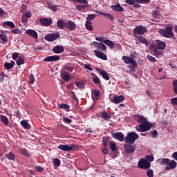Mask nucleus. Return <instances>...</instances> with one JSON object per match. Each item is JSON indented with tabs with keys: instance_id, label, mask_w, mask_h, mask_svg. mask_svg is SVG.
<instances>
[{
	"instance_id": "9",
	"label": "nucleus",
	"mask_w": 177,
	"mask_h": 177,
	"mask_svg": "<svg viewBox=\"0 0 177 177\" xmlns=\"http://www.w3.org/2000/svg\"><path fill=\"white\" fill-rule=\"evenodd\" d=\"M124 100H125V97L124 95H114L113 98L111 99V102H112V103H115V104L122 103Z\"/></svg>"
},
{
	"instance_id": "36",
	"label": "nucleus",
	"mask_w": 177,
	"mask_h": 177,
	"mask_svg": "<svg viewBox=\"0 0 177 177\" xmlns=\"http://www.w3.org/2000/svg\"><path fill=\"white\" fill-rule=\"evenodd\" d=\"M10 27V28H15V24L12 21H6L3 24V27Z\"/></svg>"
},
{
	"instance_id": "59",
	"label": "nucleus",
	"mask_w": 177,
	"mask_h": 177,
	"mask_svg": "<svg viewBox=\"0 0 177 177\" xmlns=\"http://www.w3.org/2000/svg\"><path fill=\"white\" fill-rule=\"evenodd\" d=\"M171 103L173 106H177V97L171 98Z\"/></svg>"
},
{
	"instance_id": "63",
	"label": "nucleus",
	"mask_w": 177,
	"mask_h": 177,
	"mask_svg": "<svg viewBox=\"0 0 177 177\" xmlns=\"http://www.w3.org/2000/svg\"><path fill=\"white\" fill-rule=\"evenodd\" d=\"M135 2H136V0H126V3L128 5H135Z\"/></svg>"
},
{
	"instance_id": "54",
	"label": "nucleus",
	"mask_w": 177,
	"mask_h": 177,
	"mask_svg": "<svg viewBox=\"0 0 177 177\" xmlns=\"http://www.w3.org/2000/svg\"><path fill=\"white\" fill-rule=\"evenodd\" d=\"M150 135L151 138H157V136H158V133L157 132V130H153L150 133Z\"/></svg>"
},
{
	"instance_id": "34",
	"label": "nucleus",
	"mask_w": 177,
	"mask_h": 177,
	"mask_svg": "<svg viewBox=\"0 0 177 177\" xmlns=\"http://www.w3.org/2000/svg\"><path fill=\"white\" fill-rule=\"evenodd\" d=\"M104 44H105V45H107V46H109V48L111 49H113V48H114V43L109 39H105L103 41Z\"/></svg>"
},
{
	"instance_id": "10",
	"label": "nucleus",
	"mask_w": 177,
	"mask_h": 177,
	"mask_svg": "<svg viewBox=\"0 0 177 177\" xmlns=\"http://www.w3.org/2000/svg\"><path fill=\"white\" fill-rule=\"evenodd\" d=\"M96 71H97L100 75H102V78H104V80H106V81H109V80H110V77L109 76V73L107 72H106L104 70L99 68H95Z\"/></svg>"
},
{
	"instance_id": "64",
	"label": "nucleus",
	"mask_w": 177,
	"mask_h": 177,
	"mask_svg": "<svg viewBox=\"0 0 177 177\" xmlns=\"http://www.w3.org/2000/svg\"><path fill=\"white\" fill-rule=\"evenodd\" d=\"M35 170L37 171V172H42V171H44V168H42L40 166H36L35 167Z\"/></svg>"
},
{
	"instance_id": "28",
	"label": "nucleus",
	"mask_w": 177,
	"mask_h": 177,
	"mask_svg": "<svg viewBox=\"0 0 177 177\" xmlns=\"http://www.w3.org/2000/svg\"><path fill=\"white\" fill-rule=\"evenodd\" d=\"M101 117L102 118L105 120V121H108V120H110V118H111V115L109 114V113H107L106 111L101 112Z\"/></svg>"
},
{
	"instance_id": "11",
	"label": "nucleus",
	"mask_w": 177,
	"mask_h": 177,
	"mask_svg": "<svg viewBox=\"0 0 177 177\" xmlns=\"http://www.w3.org/2000/svg\"><path fill=\"white\" fill-rule=\"evenodd\" d=\"M114 139H116L119 142H124L125 140V138L124 137V134L121 132H117L112 135Z\"/></svg>"
},
{
	"instance_id": "3",
	"label": "nucleus",
	"mask_w": 177,
	"mask_h": 177,
	"mask_svg": "<svg viewBox=\"0 0 177 177\" xmlns=\"http://www.w3.org/2000/svg\"><path fill=\"white\" fill-rule=\"evenodd\" d=\"M151 165V163L147 160L142 159L138 161V168H140V169H149Z\"/></svg>"
},
{
	"instance_id": "56",
	"label": "nucleus",
	"mask_w": 177,
	"mask_h": 177,
	"mask_svg": "<svg viewBox=\"0 0 177 177\" xmlns=\"http://www.w3.org/2000/svg\"><path fill=\"white\" fill-rule=\"evenodd\" d=\"M137 3H150V0H136Z\"/></svg>"
},
{
	"instance_id": "49",
	"label": "nucleus",
	"mask_w": 177,
	"mask_h": 177,
	"mask_svg": "<svg viewBox=\"0 0 177 177\" xmlns=\"http://www.w3.org/2000/svg\"><path fill=\"white\" fill-rule=\"evenodd\" d=\"M147 175L149 177H153L154 176V172L153 171V169H149L147 171Z\"/></svg>"
},
{
	"instance_id": "39",
	"label": "nucleus",
	"mask_w": 177,
	"mask_h": 177,
	"mask_svg": "<svg viewBox=\"0 0 177 177\" xmlns=\"http://www.w3.org/2000/svg\"><path fill=\"white\" fill-rule=\"evenodd\" d=\"M62 78L64 80V81H69L70 80V75L66 73V72H64V73H62L61 75Z\"/></svg>"
},
{
	"instance_id": "29",
	"label": "nucleus",
	"mask_w": 177,
	"mask_h": 177,
	"mask_svg": "<svg viewBox=\"0 0 177 177\" xmlns=\"http://www.w3.org/2000/svg\"><path fill=\"white\" fill-rule=\"evenodd\" d=\"M66 23L65 21L59 20L57 22V27L60 28L61 30H63L64 27L66 26Z\"/></svg>"
},
{
	"instance_id": "20",
	"label": "nucleus",
	"mask_w": 177,
	"mask_h": 177,
	"mask_svg": "<svg viewBox=\"0 0 177 177\" xmlns=\"http://www.w3.org/2000/svg\"><path fill=\"white\" fill-rule=\"evenodd\" d=\"M156 45L155 47L158 48V49H161V50H162L167 48V44L165 42H163L161 40H156Z\"/></svg>"
},
{
	"instance_id": "26",
	"label": "nucleus",
	"mask_w": 177,
	"mask_h": 177,
	"mask_svg": "<svg viewBox=\"0 0 177 177\" xmlns=\"http://www.w3.org/2000/svg\"><path fill=\"white\" fill-rule=\"evenodd\" d=\"M112 141L110 140V137H103L102 138V145H104V147L106 148V147H109V145H110V143Z\"/></svg>"
},
{
	"instance_id": "8",
	"label": "nucleus",
	"mask_w": 177,
	"mask_h": 177,
	"mask_svg": "<svg viewBox=\"0 0 177 177\" xmlns=\"http://www.w3.org/2000/svg\"><path fill=\"white\" fill-rule=\"evenodd\" d=\"M131 145L132 144L129 143H127V145H124L126 154H132V153H135V150H136V149H135V147L132 146Z\"/></svg>"
},
{
	"instance_id": "40",
	"label": "nucleus",
	"mask_w": 177,
	"mask_h": 177,
	"mask_svg": "<svg viewBox=\"0 0 177 177\" xmlns=\"http://www.w3.org/2000/svg\"><path fill=\"white\" fill-rule=\"evenodd\" d=\"M21 64H24V57H19L17 60V66H21Z\"/></svg>"
},
{
	"instance_id": "22",
	"label": "nucleus",
	"mask_w": 177,
	"mask_h": 177,
	"mask_svg": "<svg viewBox=\"0 0 177 177\" xmlns=\"http://www.w3.org/2000/svg\"><path fill=\"white\" fill-rule=\"evenodd\" d=\"M66 27L68 30H70V31H73L77 27V25L75 24V22L73 21H68L66 22Z\"/></svg>"
},
{
	"instance_id": "42",
	"label": "nucleus",
	"mask_w": 177,
	"mask_h": 177,
	"mask_svg": "<svg viewBox=\"0 0 177 177\" xmlns=\"http://www.w3.org/2000/svg\"><path fill=\"white\" fill-rule=\"evenodd\" d=\"M96 17L95 14H91L88 15L86 19V21H91V20H94V19Z\"/></svg>"
},
{
	"instance_id": "12",
	"label": "nucleus",
	"mask_w": 177,
	"mask_h": 177,
	"mask_svg": "<svg viewBox=\"0 0 177 177\" xmlns=\"http://www.w3.org/2000/svg\"><path fill=\"white\" fill-rule=\"evenodd\" d=\"M134 120L140 124H144L145 122H147V119H146V118H145V116L142 115H134Z\"/></svg>"
},
{
	"instance_id": "61",
	"label": "nucleus",
	"mask_w": 177,
	"mask_h": 177,
	"mask_svg": "<svg viewBox=\"0 0 177 177\" xmlns=\"http://www.w3.org/2000/svg\"><path fill=\"white\" fill-rule=\"evenodd\" d=\"M69 147L71 148V150H78V149H80V147L78 145H70Z\"/></svg>"
},
{
	"instance_id": "45",
	"label": "nucleus",
	"mask_w": 177,
	"mask_h": 177,
	"mask_svg": "<svg viewBox=\"0 0 177 177\" xmlns=\"http://www.w3.org/2000/svg\"><path fill=\"white\" fill-rule=\"evenodd\" d=\"M173 91L176 95H177V80H175L173 81Z\"/></svg>"
},
{
	"instance_id": "1",
	"label": "nucleus",
	"mask_w": 177,
	"mask_h": 177,
	"mask_svg": "<svg viewBox=\"0 0 177 177\" xmlns=\"http://www.w3.org/2000/svg\"><path fill=\"white\" fill-rule=\"evenodd\" d=\"M159 32L164 38H174L175 37V34L172 30V26H166L164 29H160Z\"/></svg>"
},
{
	"instance_id": "58",
	"label": "nucleus",
	"mask_w": 177,
	"mask_h": 177,
	"mask_svg": "<svg viewBox=\"0 0 177 177\" xmlns=\"http://www.w3.org/2000/svg\"><path fill=\"white\" fill-rule=\"evenodd\" d=\"M23 17H26V19H30V17H31V12L28 11V12H25L23 15Z\"/></svg>"
},
{
	"instance_id": "35",
	"label": "nucleus",
	"mask_w": 177,
	"mask_h": 177,
	"mask_svg": "<svg viewBox=\"0 0 177 177\" xmlns=\"http://www.w3.org/2000/svg\"><path fill=\"white\" fill-rule=\"evenodd\" d=\"M1 122L4 124V125H9V119L6 115H2L0 118Z\"/></svg>"
},
{
	"instance_id": "44",
	"label": "nucleus",
	"mask_w": 177,
	"mask_h": 177,
	"mask_svg": "<svg viewBox=\"0 0 177 177\" xmlns=\"http://www.w3.org/2000/svg\"><path fill=\"white\" fill-rule=\"evenodd\" d=\"M85 8H88V5H77L76 9L77 10H85Z\"/></svg>"
},
{
	"instance_id": "37",
	"label": "nucleus",
	"mask_w": 177,
	"mask_h": 177,
	"mask_svg": "<svg viewBox=\"0 0 177 177\" xmlns=\"http://www.w3.org/2000/svg\"><path fill=\"white\" fill-rule=\"evenodd\" d=\"M109 146L111 151H117V150H118V149H117V144L114 141H112Z\"/></svg>"
},
{
	"instance_id": "2",
	"label": "nucleus",
	"mask_w": 177,
	"mask_h": 177,
	"mask_svg": "<svg viewBox=\"0 0 177 177\" xmlns=\"http://www.w3.org/2000/svg\"><path fill=\"white\" fill-rule=\"evenodd\" d=\"M139 138V135L136 132L128 133L127 136L124 138L125 143H129V145H133L136 140Z\"/></svg>"
},
{
	"instance_id": "41",
	"label": "nucleus",
	"mask_w": 177,
	"mask_h": 177,
	"mask_svg": "<svg viewBox=\"0 0 177 177\" xmlns=\"http://www.w3.org/2000/svg\"><path fill=\"white\" fill-rule=\"evenodd\" d=\"M0 39L3 42H8L9 39H8V36L5 34H0Z\"/></svg>"
},
{
	"instance_id": "47",
	"label": "nucleus",
	"mask_w": 177,
	"mask_h": 177,
	"mask_svg": "<svg viewBox=\"0 0 177 177\" xmlns=\"http://www.w3.org/2000/svg\"><path fill=\"white\" fill-rule=\"evenodd\" d=\"M62 121L65 124H71V122H73V120H71L70 118H67V117H63L62 118Z\"/></svg>"
},
{
	"instance_id": "24",
	"label": "nucleus",
	"mask_w": 177,
	"mask_h": 177,
	"mask_svg": "<svg viewBox=\"0 0 177 177\" xmlns=\"http://www.w3.org/2000/svg\"><path fill=\"white\" fill-rule=\"evenodd\" d=\"M57 149L62 151H71V147H70V145H60L58 146Z\"/></svg>"
},
{
	"instance_id": "16",
	"label": "nucleus",
	"mask_w": 177,
	"mask_h": 177,
	"mask_svg": "<svg viewBox=\"0 0 177 177\" xmlns=\"http://www.w3.org/2000/svg\"><path fill=\"white\" fill-rule=\"evenodd\" d=\"M176 161L174 160H171V161L169 162L168 165L165 167V170L166 171H169V169H175L176 168Z\"/></svg>"
},
{
	"instance_id": "52",
	"label": "nucleus",
	"mask_w": 177,
	"mask_h": 177,
	"mask_svg": "<svg viewBox=\"0 0 177 177\" xmlns=\"http://www.w3.org/2000/svg\"><path fill=\"white\" fill-rule=\"evenodd\" d=\"M7 158H8V160H12V161H15V154H13V153L12 152H9L7 156Z\"/></svg>"
},
{
	"instance_id": "48",
	"label": "nucleus",
	"mask_w": 177,
	"mask_h": 177,
	"mask_svg": "<svg viewBox=\"0 0 177 177\" xmlns=\"http://www.w3.org/2000/svg\"><path fill=\"white\" fill-rule=\"evenodd\" d=\"M152 16L155 20H158V19H160V14H158V12L157 11H153Z\"/></svg>"
},
{
	"instance_id": "51",
	"label": "nucleus",
	"mask_w": 177,
	"mask_h": 177,
	"mask_svg": "<svg viewBox=\"0 0 177 177\" xmlns=\"http://www.w3.org/2000/svg\"><path fill=\"white\" fill-rule=\"evenodd\" d=\"M93 82H94V84H97V85H100V79H99V77H97V76H95L94 78H93Z\"/></svg>"
},
{
	"instance_id": "19",
	"label": "nucleus",
	"mask_w": 177,
	"mask_h": 177,
	"mask_svg": "<svg viewBox=\"0 0 177 177\" xmlns=\"http://www.w3.org/2000/svg\"><path fill=\"white\" fill-rule=\"evenodd\" d=\"M94 53L95 54V56L99 59H102V60H107V56L106 54L102 53V51L95 50Z\"/></svg>"
},
{
	"instance_id": "57",
	"label": "nucleus",
	"mask_w": 177,
	"mask_h": 177,
	"mask_svg": "<svg viewBox=\"0 0 177 177\" xmlns=\"http://www.w3.org/2000/svg\"><path fill=\"white\" fill-rule=\"evenodd\" d=\"M145 159L147 160V161H154V157L153 156H145Z\"/></svg>"
},
{
	"instance_id": "46",
	"label": "nucleus",
	"mask_w": 177,
	"mask_h": 177,
	"mask_svg": "<svg viewBox=\"0 0 177 177\" xmlns=\"http://www.w3.org/2000/svg\"><path fill=\"white\" fill-rule=\"evenodd\" d=\"M4 67L6 70H10V69L13 68V64H10L9 62H6L4 64Z\"/></svg>"
},
{
	"instance_id": "14",
	"label": "nucleus",
	"mask_w": 177,
	"mask_h": 177,
	"mask_svg": "<svg viewBox=\"0 0 177 177\" xmlns=\"http://www.w3.org/2000/svg\"><path fill=\"white\" fill-rule=\"evenodd\" d=\"M141 126L142 127L143 131L147 132V131H150V129H151L153 124L149 122V120H147V122L141 124Z\"/></svg>"
},
{
	"instance_id": "32",
	"label": "nucleus",
	"mask_w": 177,
	"mask_h": 177,
	"mask_svg": "<svg viewBox=\"0 0 177 177\" xmlns=\"http://www.w3.org/2000/svg\"><path fill=\"white\" fill-rule=\"evenodd\" d=\"M21 125H22V127H23V128H24V129H31V126L30 125V124H28V122L26 120L21 121Z\"/></svg>"
},
{
	"instance_id": "21",
	"label": "nucleus",
	"mask_w": 177,
	"mask_h": 177,
	"mask_svg": "<svg viewBox=\"0 0 177 177\" xmlns=\"http://www.w3.org/2000/svg\"><path fill=\"white\" fill-rule=\"evenodd\" d=\"M60 59V57L59 55H52L48 56L44 59V62H57V60Z\"/></svg>"
},
{
	"instance_id": "13",
	"label": "nucleus",
	"mask_w": 177,
	"mask_h": 177,
	"mask_svg": "<svg viewBox=\"0 0 177 177\" xmlns=\"http://www.w3.org/2000/svg\"><path fill=\"white\" fill-rule=\"evenodd\" d=\"M52 52L56 55L63 53V52H64V47L63 46L57 45L52 49Z\"/></svg>"
},
{
	"instance_id": "7",
	"label": "nucleus",
	"mask_w": 177,
	"mask_h": 177,
	"mask_svg": "<svg viewBox=\"0 0 177 177\" xmlns=\"http://www.w3.org/2000/svg\"><path fill=\"white\" fill-rule=\"evenodd\" d=\"M93 46L97 48V50H98V52H103V51L107 50V47L103 43H99L97 41H93Z\"/></svg>"
},
{
	"instance_id": "50",
	"label": "nucleus",
	"mask_w": 177,
	"mask_h": 177,
	"mask_svg": "<svg viewBox=\"0 0 177 177\" xmlns=\"http://www.w3.org/2000/svg\"><path fill=\"white\" fill-rule=\"evenodd\" d=\"M63 70L69 71L70 73H73V71L74 70V67L66 66L63 68Z\"/></svg>"
},
{
	"instance_id": "4",
	"label": "nucleus",
	"mask_w": 177,
	"mask_h": 177,
	"mask_svg": "<svg viewBox=\"0 0 177 177\" xmlns=\"http://www.w3.org/2000/svg\"><path fill=\"white\" fill-rule=\"evenodd\" d=\"M123 62L125 63V64H132L133 67H137L138 66V62L133 59V58L131 57H128L126 55L122 56V57Z\"/></svg>"
},
{
	"instance_id": "30",
	"label": "nucleus",
	"mask_w": 177,
	"mask_h": 177,
	"mask_svg": "<svg viewBox=\"0 0 177 177\" xmlns=\"http://www.w3.org/2000/svg\"><path fill=\"white\" fill-rule=\"evenodd\" d=\"M158 161L159 162V164H161V165H168L169 163V159L168 158H160L158 159Z\"/></svg>"
},
{
	"instance_id": "62",
	"label": "nucleus",
	"mask_w": 177,
	"mask_h": 177,
	"mask_svg": "<svg viewBox=\"0 0 177 177\" xmlns=\"http://www.w3.org/2000/svg\"><path fill=\"white\" fill-rule=\"evenodd\" d=\"M76 86H77V88H79L80 89H82V88L84 86V84L83 82H79L76 83Z\"/></svg>"
},
{
	"instance_id": "53",
	"label": "nucleus",
	"mask_w": 177,
	"mask_h": 177,
	"mask_svg": "<svg viewBox=\"0 0 177 177\" xmlns=\"http://www.w3.org/2000/svg\"><path fill=\"white\" fill-rule=\"evenodd\" d=\"M73 2H77L78 3H83L84 5H88V1L86 0H72Z\"/></svg>"
},
{
	"instance_id": "6",
	"label": "nucleus",
	"mask_w": 177,
	"mask_h": 177,
	"mask_svg": "<svg viewBox=\"0 0 177 177\" xmlns=\"http://www.w3.org/2000/svg\"><path fill=\"white\" fill-rule=\"evenodd\" d=\"M57 38H60V33L56 32L53 34H48V35L45 36L44 39L48 41V42H53Z\"/></svg>"
},
{
	"instance_id": "60",
	"label": "nucleus",
	"mask_w": 177,
	"mask_h": 177,
	"mask_svg": "<svg viewBox=\"0 0 177 177\" xmlns=\"http://www.w3.org/2000/svg\"><path fill=\"white\" fill-rule=\"evenodd\" d=\"M54 165H56V167H60V160H59L58 158H55Z\"/></svg>"
},
{
	"instance_id": "15",
	"label": "nucleus",
	"mask_w": 177,
	"mask_h": 177,
	"mask_svg": "<svg viewBox=\"0 0 177 177\" xmlns=\"http://www.w3.org/2000/svg\"><path fill=\"white\" fill-rule=\"evenodd\" d=\"M39 21L44 27H48V26H50V24H52V19H48L47 18H40Z\"/></svg>"
},
{
	"instance_id": "5",
	"label": "nucleus",
	"mask_w": 177,
	"mask_h": 177,
	"mask_svg": "<svg viewBox=\"0 0 177 177\" xmlns=\"http://www.w3.org/2000/svg\"><path fill=\"white\" fill-rule=\"evenodd\" d=\"M134 35H143V34H146L147 32V29L146 27L142 26H138L134 28L133 30Z\"/></svg>"
},
{
	"instance_id": "38",
	"label": "nucleus",
	"mask_w": 177,
	"mask_h": 177,
	"mask_svg": "<svg viewBox=\"0 0 177 177\" xmlns=\"http://www.w3.org/2000/svg\"><path fill=\"white\" fill-rule=\"evenodd\" d=\"M48 7L49 8V9H51L53 12H57V6H56V4L49 3L48 4Z\"/></svg>"
},
{
	"instance_id": "33",
	"label": "nucleus",
	"mask_w": 177,
	"mask_h": 177,
	"mask_svg": "<svg viewBox=\"0 0 177 177\" xmlns=\"http://www.w3.org/2000/svg\"><path fill=\"white\" fill-rule=\"evenodd\" d=\"M85 27L88 31H93V26H92V22L89 21H86Z\"/></svg>"
},
{
	"instance_id": "23",
	"label": "nucleus",
	"mask_w": 177,
	"mask_h": 177,
	"mask_svg": "<svg viewBox=\"0 0 177 177\" xmlns=\"http://www.w3.org/2000/svg\"><path fill=\"white\" fill-rule=\"evenodd\" d=\"M134 37H136V38H137V39H138L139 42L141 44H144V45H146V46H149V41H147L146 38L138 35H134Z\"/></svg>"
},
{
	"instance_id": "25",
	"label": "nucleus",
	"mask_w": 177,
	"mask_h": 177,
	"mask_svg": "<svg viewBox=\"0 0 177 177\" xmlns=\"http://www.w3.org/2000/svg\"><path fill=\"white\" fill-rule=\"evenodd\" d=\"M111 8L113 10H115L116 12H124V8L120 4L112 5Z\"/></svg>"
},
{
	"instance_id": "18",
	"label": "nucleus",
	"mask_w": 177,
	"mask_h": 177,
	"mask_svg": "<svg viewBox=\"0 0 177 177\" xmlns=\"http://www.w3.org/2000/svg\"><path fill=\"white\" fill-rule=\"evenodd\" d=\"M91 94L93 100H99V99H100V91L99 90H93Z\"/></svg>"
},
{
	"instance_id": "27",
	"label": "nucleus",
	"mask_w": 177,
	"mask_h": 177,
	"mask_svg": "<svg viewBox=\"0 0 177 177\" xmlns=\"http://www.w3.org/2000/svg\"><path fill=\"white\" fill-rule=\"evenodd\" d=\"M151 48H153V53L156 55V56H161V55H162V51L161 50L160 48H158L157 47H155L154 45H151Z\"/></svg>"
},
{
	"instance_id": "31",
	"label": "nucleus",
	"mask_w": 177,
	"mask_h": 177,
	"mask_svg": "<svg viewBox=\"0 0 177 177\" xmlns=\"http://www.w3.org/2000/svg\"><path fill=\"white\" fill-rule=\"evenodd\" d=\"M59 109H64L66 111H70V105L64 103H62L58 105Z\"/></svg>"
},
{
	"instance_id": "17",
	"label": "nucleus",
	"mask_w": 177,
	"mask_h": 177,
	"mask_svg": "<svg viewBox=\"0 0 177 177\" xmlns=\"http://www.w3.org/2000/svg\"><path fill=\"white\" fill-rule=\"evenodd\" d=\"M26 32L28 34V35L32 38H34V39H38V33L35 30L28 29Z\"/></svg>"
},
{
	"instance_id": "55",
	"label": "nucleus",
	"mask_w": 177,
	"mask_h": 177,
	"mask_svg": "<svg viewBox=\"0 0 177 177\" xmlns=\"http://www.w3.org/2000/svg\"><path fill=\"white\" fill-rule=\"evenodd\" d=\"M147 60H149V62H151L152 63H155L156 62V59L154 58V57L151 55H147Z\"/></svg>"
},
{
	"instance_id": "43",
	"label": "nucleus",
	"mask_w": 177,
	"mask_h": 177,
	"mask_svg": "<svg viewBox=\"0 0 177 177\" xmlns=\"http://www.w3.org/2000/svg\"><path fill=\"white\" fill-rule=\"evenodd\" d=\"M19 153H21V154H23V156H26V157H30V153H28V152L26 151V149H20Z\"/></svg>"
}]
</instances>
